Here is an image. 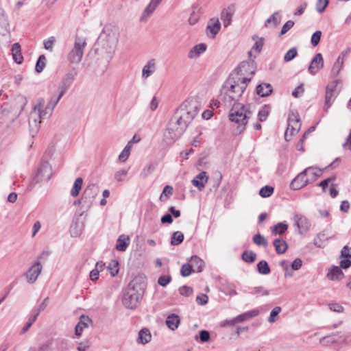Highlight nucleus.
<instances>
[{"instance_id":"nucleus-1","label":"nucleus","mask_w":351,"mask_h":351,"mask_svg":"<svg viewBox=\"0 0 351 351\" xmlns=\"http://www.w3.org/2000/svg\"><path fill=\"white\" fill-rule=\"evenodd\" d=\"M250 65L247 62H243L236 69L235 73H232L225 82L221 88V93L225 95V100L227 101L237 102L245 90L247 83L251 78L243 77L244 72Z\"/></svg>"},{"instance_id":"nucleus-2","label":"nucleus","mask_w":351,"mask_h":351,"mask_svg":"<svg viewBox=\"0 0 351 351\" xmlns=\"http://www.w3.org/2000/svg\"><path fill=\"white\" fill-rule=\"evenodd\" d=\"M252 114V112L250 107L239 102H234L232 105L229 113V119L237 125V130L239 134L245 130V125Z\"/></svg>"},{"instance_id":"nucleus-3","label":"nucleus","mask_w":351,"mask_h":351,"mask_svg":"<svg viewBox=\"0 0 351 351\" xmlns=\"http://www.w3.org/2000/svg\"><path fill=\"white\" fill-rule=\"evenodd\" d=\"M118 42V32L110 27H105L99 35V43L107 53V58H112Z\"/></svg>"},{"instance_id":"nucleus-4","label":"nucleus","mask_w":351,"mask_h":351,"mask_svg":"<svg viewBox=\"0 0 351 351\" xmlns=\"http://www.w3.org/2000/svg\"><path fill=\"white\" fill-rule=\"evenodd\" d=\"M143 294V288L130 283L123 293V304L128 308H135L140 303Z\"/></svg>"},{"instance_id":"nucleus-5","label":"nucleus","mask_w":351,"mask_h":351,"mask_svg":"<svg viewBox=\"0 0 351 351\" xmlns=\"http://www.w3.org/2000/svg\"><path fill=\"white\" fill-rule=\"evenodd\" d=\"M77 75V71L76 69L71 68L62 76L58 84L56 93L51 97L52 98V105L58 104L60 99L73 84Z\"/></svg>"},{"instance_id":"nucleus-6","label":"nucleus","mask_w":351,"mask_h":351,"mask_svg":"<svg viewBox=\"0 0 351 351\" xmlns=\"http://www.w3.org/2000/svg\"><path fill=\"white\" fill-rule=\"evenodd\" d=\"M86 46V38L76 35L73 48L67 54V60L70 63L78 64L81 62L84 50Z\"/></svg>"},{"instance_id":"nucleus-7","label":"nucleus","mask_w":351,"mask_h":351,"mask_svg":"<svg viewBox=\"0 0 351 351\" xmlns=\"http://www.w3.org/2000/svg\"><path fill=\"white\" fill-rule=\"evenodd\" d=\"M185 130L186 128L181 125V123L172 117L169 121L164 136L166 140L169 141V143H172L180 138Z\"/></svg>"},{"instance_id":"nucleus-8","label":"nucleus","mask_w":351,"mask_h":351,"mask_svg":"<svg viewBox=\"0 0 351 351\" xmlns=\"http://www.w3.org/2000/svg\"><path fill=\"white\" fill-rule=\"evenodd\" d=\"M302 123L300 116L296 111H291L288 117V127L285 133V138L287 141H290L288 138V133L290 132V136L295 135L300 130Z\"/></svg>"},{"instance_id":"nucleus-9","label":"nucleus","mask_w":351,"mask_h":351,"mask_svg":"<svg viewBox=\"0 0 351 351\" xmlns=\"http://www.w3.org/2000/svg\"><path fill=\"white\" fill-rule=\"evenodd\" d=\"M40 107H41V102H38L34 106L29 116V125L30 132L33 136L37 133L41 123V119H43L38 111Z\"/></svg>"},{"instance_id":"nucleus-10","label":"nucleus","mask_w":351,"mask_h":351,"mask_svg":"<svg viewBox=\"0 0 351 351\" xmlns=\"http://www.w3.org/2000/svg\"><path fill=\"white\" fill-rule=\"evenodd\" d=\"M180 108L195 117L201 109V103L197 97H191L186 99Z\"/></svg>"},{"instance_id":"nucleus-11","label":"nucleus","mask_w":351,"mask_h":351,"mask_svg":"<svg viewBox=\"0 0 351 351\" xmlns=\"http://www.w3.org/2000/svg\"><path fill=\"white\" fill-rule=\"evenodd\" d=\"M52 169L51 165L45 162L39 167L34 178L36 182H47L51 177Z\"/></svg>"},{"instance_id":"nucleus-12","label":"nucleus","mask_w":351,"mask_h":351,"mask_svg":"<svg viewBox=\"0 0 351 351\" xmlns=\"http://www.w3.org/2000/svg\"><path fill=\"white\" fill-rule=\"evenodd\" d=\"M311 170V167H308L306 168L302 172L300 173L291 182V189L293 190H298L306 186L308 184L309 180L305 177L306 173L310 172Z\"/></svg>"},{"instance_id":"nucleus-13","label":"nucleus","mask_w":351,"mask_h":351,"mask_svg":"<svg viewBox=\"0 0 351 351\" xmlns=\"http://www.w3.org/2000/svg\"><path fill=\"white\" fill-rule=\"evenodd\" d=\"M338 80H335L332 83L328 84L326 86V101L324 106V110H328V109L330 107L333 101H335L336 96L337 95L336 91V87L338 84Z\"/></svg>"},{"instance_id":"nucleus-14","label":"nucleus","mask_w":351,"mask_h":351,"mask_svg":"<svg viewBox=\"0 0 351 351\" xmlns=\"http://www.w3.org/2000/svg\"><path fill=\"white\" fill-rule=\"evenodd\" d=\"M98 187L95 184L88 186L83 192L82 199L83 204L89 206L98 194Z\"/></svg>"},{"instance_id":"nucleus-15","label":"nucleus","mask_w":351,"mask_h":351,"mask_svg":"<svg viewBox=\"0 0 351 351\" xmlns=\"http://www.w3.org/2000/svg\"><path fill=\"white\" fill-rule=\"evenodd\" d=\"M43 266L38 261L36 262L25 273V276L29 283L35 282L41 273Z\"/></svg>"},{"instance_id":"nucleus-16","label":"nucleus","mask_w":351,"mask_h":351,"mask_svg":"<svg viewBox=\"0 0 351 351\" xmlns=\"http://www.w3.org/2000/svg\"><path fill=\"white\" fill-rule=\"evenodd\" d=\"M293 221L300 234L306 232L311 227L309 220L302 215L295 214L293 216Z\"/></svg>"},{"instance_id":"nucleus-17","label":"nucleus","mask_w":351,"mask_h":351,"mask_svg":"<svg viewBox=\"0 0 351 351\" xmlns=\"http://www.w3.org/2000/svg\"><path fill=\"white\" fill-rule=\"evenodd\" d=\"M64 344V341L58 339H49L45 343H42L38 346H33L29 349V351H47L53 348V346L59 348Z\"/></svg>"},{"instance_id":"nucleus-18","label":"nucleus","mask_w":351,"mask_h":351,"mask_svg":"<svg viewBox=\"0 0 351 351\" xmlns=\"http://www.w3.org/2000/svg\"><path fill=\"white\" fill-rule=\"evenodd\" d=\"M173 117L176 120H178L179 123H181V125H182L186 129L195 119V117L189 112H186L185 110H181L180 108L177 110Z\"/></svg>"},{"instance_id":"nucleus-19","label":"nucleus","mask_w":351,"mask_h":351,"mask_svg":"<svg viewBox=\"0 0 351 351\" xmlns=\"http://www.w3.org/2000/svg\"><path fill=\"white\" fill-rule=\"evenodd\" d=\"M324 66V59L320 53H317L308 68V71L311 75H315Z\"/></svg>"},{"instance_id":"nucleus-20","label":"nucleus","mask_w":351,"mask_h":351,"mask_svg":"<svg viewBox=\"0 0 351 351\" xmlns=\"http://www.w3.org/2000/svg\"><path fill=\"white\" fill-rule=\"evenodd\" d=\"M208 177L206 171H202L197 174L192 180L193 184L196 186L199 191H202L205 184L208 182Z\"/></svg>"},{"instance_id":"nucleus-21","label":"nucleus","mask_w":351,"mask_h":351,"mask_svg":"<svg viewBox=\"0 0 351 351\" xmlns=\"http://www.w3.org/2000/svg\"><path fill=\"white\" fill-rule=\"evenodd\" d=\"M156 71V61L155 59L149 60L142 69V77L147 79Z\"/></svg>"},{"instance_id":"nucleus-22","label":"nucleus","mask_w":351,"mask_h":351,"mask_svg":"<svg viewBox=\"0 0 351 351\" xmlns=\"http://www.w3.org/2000/svg\"><path fill=\"white\" fill-rule=\"evenodd\" d=\"M280 22L281 16L280 15L279 12L276 11L266 20L265 27L267 28H275L280 23Z\"/></svg>"},{"instance_id":"nucleus-23","label":"nucleus","mask_w":351,"mask_h":351,"mask_svg":"<svg viewBox=\"0 0 351 351\" xmlns=\"http://www.w3.org/2000/svg\"><path fill=\"white\" fill-rule=\"evenodd\" d=\"M43 101V99H41V101H40L39 102L42 103ZM56 105L57 104L52 105V98L50 99V100L48 102L45 110H42L43 104H41V107H40L39 109L38 110V113H39V114H40L41 118H43V119L49 118L51 115Z\"/></svg>"},{"instance_id":"nucleus-24","label":"nucleus","mask_w":351,"mask_h":351,"mask_svg":"<svg viewBox=\"0 0 351 351\" xmlns=\"http://www.w3.org/2000/svg\"><path fill=\"white\" fill-rule=\"evenodd\" d=\"M91 320L88 316L82 315L80 322L75 326V334L76 336H80L83 330L88 326V323Z\"/></svg>"},{"instance_id":"nucleus-25","label":"nucleus","mask_w":351,"mask_h":351,"mask_svg":"<svg viewBox=\"0 0 351 351\" xmlns=\"http://www.w3.org/2000/svg\"><path fill=\"white\" fill-rule=\"evenodd\" d=\"M206 50V45L204 43L196 45L192 47L189 53V58L191 59H195L198 58L200 54L205 52Z\"/></svg>"},{"instance_id":"nucleus-26","label":"nucleus","mask_w":351,"mask_h":351,"mask_svg":"<svg viewBox=\"0 0 351 351\" xmlns=\"http://www.w3.org/2000/svg\"><path fill=\"white\" fill-rule=\"evenodd\" d=\"M344 276L341 268L337 266H333L327 274V277L331 280H339Z\"/></svg>"},{"instance_id":"nucleus-27","label":"nucleus","mask_w":351,"mask_h":351,"mask_svg":"<svg viewBox=\"0 0 351 351\" xmlns=\"http://www.w3.org/2000/svg\"><path fill=\"white\" fill-rule=\"evenodd\" d=\"M259 310L258 309H253L252 311L245 312L244 313L240 314L238 316H237L236 320L237 323L243 322L246 320H248L251 318L255 317L259 315Z\"/></svg>"},{"instance_id":"nucleus-28","label":"nucleus","mask_w":351,"mask_h":351,"mask_svg":"<svg viewBox=\"0 0 351 351\" xmlns=\"http://www.w3.org/2000/svg\"><path fill=\"white\" fill-rule=\"evenodd\" d=\"M130 244V238L128 236L121 234L117 240L116 249L120 252L126 250Z\"/></svg>"},{"instance_id":"nucleus-29","label":"nucleus","mask_w":351,"mask_h":351,"mask_svg":"<svg viewBox=\"0 0 351 351\" xmlns=\"http://www.w3.org/2000/svg\"><path fill=\"white\" fill-rule=\"evenodd\" d=\"M180 323V319L178 315L173 313L167 317L166 324L172 330L177 329Z\"/></svg>"},{"instance_id":"nucleus-30","label":"nucleus","mask_w":351,"mask_h":351,"mask_svg":"<svg viewBox=\"0 0 351 351\" xmlns=\"http://www.w3.org/2000/svg\"><path fill=\"white\" fill-rule=\"evenodd\" d=\"M152 335L149 329L143 328L138 332L137 342L141 344H146L151 341Z\"/></svg>"},{"instance_id":"nucleus-31","label":"nucleus","mask_w":351,"mask_h":351,"mask_svg":"<svg viewBox=\"0 0 351 351\" xmlns=\"http://www.w3.org/2000/svg\"><path fill=\"white\" fill-rule=\"evenodd\" d=\"M12 54L13 60L17 64H21L23 61V57L21 52V45L18 43L13 44L12 47Z\"/></svg>"},{"instance_id":"nucleus-32","label":"nucleus","mask_w":351,"mask_h":351,"mask_svg":"<svg viewBox=\"0 0 351 351\" xmlns=\"http://www.w3.org/2000/svg\"><path fill=\"white\" fill-rule=\"evenodd\" d=\"M190 265L192 266L193 272H201L203 270L204 261L197 256H193L191 258Z\"/></svg>"},{"instance_id":"nucleus-33","label":"nucleus","mask_w":351,"mask_h":351,"mask_svg":"<svg viewBox=\"0 0 351 351\" xmlns=\"http://www.w3.org/2000/svg\"><path fill=\"white\" fill-rule=\"evenodd\" d=\"M272 87L270 84H261L257 86L256 93L261 97H267L272 92Z\"/></svg>"},{"instance_id":"nucleus-34","label":"nucleus","mask_w":351,"mask_h":351,"mask_svg":"<svg viewBox=\"0 0 351 351\" xmlns=\"http://www.w3.org/2000/svg\"><path fill=\"white\" fill-rule=\"evenodd\" d=\"M273 244L275 247L276 253L278 254H284L288 247L286 241L280 239H274Z\"/></svg>"},{"instance_id":"nucleus-35","label":"nucleus","mask_w":351,"mask_h":351,"mask_svg":"<svg viewBox=\"0 0 351 351\" xmlns=\"http://www.w3.org/2000/svg\"><path fill=\"white\" fill-rule=\"evenodd\" d=\"M8 22L5 14V12L0 8V34L4 35L8 31Z\"/></svg>"},{"instance_id":"nucleus-36","label":"nucleus","mask_w":351,"mask_h":351,"mask_svg":"<svg viewBox=\"0 0 351 351\" xmlns=\"http://www.w3.org/2000/svg\"><path fill=\"white\" fill-rule=\"evenodd\" d=\"M220 27L221 25L219 20L212 19L206 28L212 34V37H214L219 32Z\"/></svg>"},{"instance_id":"nucleus-37","label":"nucleus","mask_w":351,"mask_h":351,"mask_svg":"<svg viewBox=\"0 0 351 351\" xmlns=\"http://www.w3.org/2000/svg\"><path fill=\"white\" fill-rule=\"evenodd\" d=\"M83 184V179L82 178H77L73 184V186L71 190V195L72 197H77L82 189Z\"/></svg>"},{"instance_id":"nucleus-38","label":"nucleus","mask_w":351,"mask_h":351,"mask_svg":"<svg viewBox=\"0 0 351 351\" xmlns=\"http://www.w3.org/2000/svg\"><path fill=\"white\" fill-rule=\"evenodd\" d=\"M343 63L344 62H343L342 60H340V59H337L331 69L330 75L332 77L335 78L338 76L343 66Z\"/></svg>"},{"instance_id":"nucleus-39","label":"nucleus","mask_w":351,"mask_h":351,"mask_svg":"<svg viewBox=\"0 0 351 351\" xmlns=\"http://www.w3.org/2000/svg\"><path fill=\"white\" fill-rule=\"evenodd\" d=\"M287 228L288 225L285 222H280L273 226L271 231L274 234L282 235L287 231Z\"/></svg>"},{"instance_id":"nucleus-40","label":"nucleus","mask_w":351,"mask_h":351,"mask_svg":"<svg viewBox=\"0 0 351 351\" xmlns=\"http://www.w3.org/2000/svg\"><path fill=\"white\" fill-rule=\"evenodd\" d=\"M131 148H132V142L130 141V142H128V143L126 145V146L124 147V149L122 150V152H121V154L119 156V160L121 162H125L128 160V158H129L130 154Z\"/></svg>"},{"instance_id":"nucleus-41","label":"nucleus","mask_w":351,"mask_h":351,"mask_svg":"<svg viewBox=\"0 0 351 351\" xmlns=\"http://www.w3.org/2000/svg\"><path fill=\"white\" fill-rule=\"evenodd\" d=\"M258 271L263 275H267L271 272L270 267L265 261H261L257 264Z\"/></svg>"},{"instance_id":"nucleus-42","label":"nucleus","mask_w":351,"mask_h":351,"mask_svg":"<svg viewBox=\"0 0 351 351\" xmlns=\"http://www.w3.org/2000/svg\"><path fill=\"white\" fill-rule=\"evenodd\" d=\"M184 240V234L180 231L173 232L171 239V244L173 245H180Z\"/></svg>"},{"instance_id":"nucleus-43","label":"nucleus","mask_w":351,"mask_h":351,"mask_svg":"<svg viewBox=\"0 0 351 351\" xmlns=\"http://www.w3.org/2000/svg\"><path fill=\"white\" fill-rule=\"evenodd\" d=\"M256 254L253 251L246 250L242 254V259L249 263H252L255 261Z\"/></svg>"},{"instance_id":"nucleus-44","label":"nucleus","mask_w":351,"mask_h":351,"mask_svg":"<svg viewBox=\"0 0 351 351\" xmlns=\"http://www.w3.org/2000/svg\"><path fill=\"white\" fill-rule=\"evenodd\" d=\"M46 66V58L45 55H40L36 64L35 70L37 73H41Z\"/></svg>"},{"instance_id":"nucleus-45","label":"nucleus","mask_w":351,"mask_h":351,"mask_svg":"<svg viewBox=\"0 0 351 351\" xmlns=\"http://www.w3.org/2000/svg\"><path fill=\"white\" fill-rule=\"evenodd\" d=\"M328 238L324 233V232H322L319 233L314 239V244L317 247H322L323 246L324 242L328 240Z\"/></svg>"},{"instance_id":"nucleus-46","label":"nucleus","mask_w":351,"mask_h":351,"mask_svg":"<svg viewBox=\"0 0 351 351\" xmlns=\"http://www.w3.org/2000/svg\"><path fill=\"white\" fill-rule=\"evenodd\" d=\"M253 242L257 245L267 246L268 242L261 234H256L253 237Z\"/></svg>"},{"instance_id":"nucleus-47","label":"nucleus","mask_w":351,"mask_h":351,"mask_svg":"<svg viewBox=\"0 0 351 351\" xmlns=\"http://www.w3.org/2000/svg\"><path fill=\"white\" fill-rule=\"evenodd\" d=\"M274 188L270 186H265L262 187L259 191V195L262 197H270L272 193H274Z\"/></svg>"},{"instance_id":"nucleus-48","label":"nucleus","mask_w":351,"mask_h":351,"mask_svg":"<svg viewBox=\"0 0 351 351\" xmlns=\"http://www.w3.org/2000/svg\"><path fill=\"white\" fill-rule=\"evenodd\" d=\"M298 55V50L296 47L291 48L285 55L284 61L289 62L294 59Z\"/></svg>"},{"instance_id":"nucleus-49","label":"nucleus","mask_w":351,"mask_h":351,"mask_svg":"<svg viewBox=\"0 0 351 351\" xmlns=\"http://www.w3.org/2000/svg\"><path fill=\"white\" fill-rule=\"evenodd\" d=\"M221 19L223 21V25L225 27L228 26L232 21V14L227 10L223 11L221 13Z\"/></svg>"},{"instance_id":"nucleus-50","label":"nucleus","mask_w":351,"mask_h":351,"mask_svg":"<svg viewBox=\"0 0 351 351\" xmlns=\"http://www.w3.org/2000/svg\"><path fill=\"white\" fill-rule=\"evenodd\" d=\"M193 271L192 266L189 263L184 264L180 269V274L182 276H189Z\"/></svg>"},{"instance_id":"nucleus-51","label":"nucleus","mask_w":351,"mask_h":351,"mask_svg":"<svg viewBox=\"0 0 351 351\" xmlns=\"http://www.w3.org/2000/svg\"><path fill=\"white\" fill-rule=\"evenodd\" d=\"M252 293L254 295L263 296L269 295V292L263 287H256L252 289Z\"/></svg>"},{"instance_id":"nucleus-52","label":"nucleus","mask_w":351,"mask_h":351,"mask_svg":"<svg viewBox=\"0 0 351 351\" xmlns=\"http://www.w3.org/2000/svg\"><path fill=\"white\" fill-rule=\"evenodd\" d=\"M171 279L170 275L160 276L158 278V283L162 287H166L171 281Z\"/></svg>"},{"instance_id":"nucleus-53","label":"nucleus","mask_w":351,"mask_h":351,"mask_svg":"<svg viewBox=\"0 0 351 351\" xmlns=\"http://www.w3.org/2000/svg\"><path fill=\"white\" fill-rule=\"evenodd\" d=\"M281 311V308L280 306H276L270 313L269 317L268 318V322L269 323H274L276 321V317L278 315L280 312Z\"/></svg>"},{"instance_id":"nucleus-54","label":"nucleus","mask_w":351,"mask_h":351,"mask_svg":"<svg viewBox=\"0 0 351 351\" xmlns=\"http://www.w3.org/2000/svg\"><path fill=\"white\" fill-rule=\"evenodd\" d=\"M328 4V0H317L316 3V10L318 12L322 13L323 12L326 6Z\"/></svg>"},{"instance_id":"nucleus-55","label":"nucleus","mask_w":351,"mask_h":351,"mask_svg":"<svg viewBox=\"0 0 351 351\" xmlns=\"http://www.w3.org/2000/svg\"><path fill=\"white\" fill-rule=\"evenodd\" d=\"M322 36V32L321 31H316L315 33L313 34L311 39V43L313 47L317 46L319 41Z\"/></svg>"},{"instance_id":"nucleus-56","label":"nucleus","mask_w":351,"mask_h":351,"mask_svg":"<svg viewBox=\"0 0 351 351\" xmlns=\"http://www.w3.org/2000/svg\"><path fill=\"white\" fill-rule=\"evenodd\" d=\"M193 289L188 286H182L179 288V293L184 296L189 297L193 293Z\"/></svg>"},{"instance_id":"nucleus-57","label":"nucleus","mask_w":351,"mask_h":351,"mask_svg":"<svg viewBox=\"0 0 351 351\" xmlns=\"http://www.w3.org/2000/svg\"><path fill=\"white\" fill-rule=\"evenodd\" d=\"M129 169H123L117 171L114 173V178L116 180L121 182L123 181V178L128 174Z\"/></svg>"},{"instance_id":"nucleus-58","label":"nucleus","mask_w":351,"mask_h":351,"mask_svg":"<svg viewBox=\"0 0 351 351\" xmlns=\"http://www.w3.org/2000/svg\"><path fill=\"white\" fill-rule=\"evenodd\" d=\"M294 25V22L291 20L287 21L282 26L281 32L279 36H282L286 34L289 29H291Z\"/></svg>"},{"instance_id":"nucleus-59","label":"nucleus","mask_w":351,"mask_h":351,"mask_svg":"<svg viewBox=\"0 0 351 351\" xmlns=\"http://www.w3.org/2000/svg\"><path fill=\"white\" fill-rule=\"evenodd\" d=\"M118 265L119 263L117 261H112L109 264L108 269L110 270V274L112 276H116L119 272V269H117Z\"/></svg>"},{"instance_id":"nucleus-60","label":"nucleus","mask_w":351,"mask_h":351,"mask_svg":"<svg viewBox=\"0 0 351 351\" xmlns=\"http://www.w3.org/2000/svg\"><path fill=\"white\" fill-rule=\"evenodd\" d=\"M269 114L268 109L266 106L263 107L261 110H259L258 113V118L260 121H264L266 120L267 116Z\"/></svg>"},{"instance_id":"nucleus-61","label":"nucleus","mask_w":351,"mask_h":351,"mask_svg":"<svg viewBox=\"0 0 351 351\" xmlns=\"http://www.w3.org/2000/svg\"><path fill=\"white\" fill-rule=\"evenodd\" d=\"M339 341L341 343L348 345L351 343V332H346L340 336Z\"/></svg>"},{"instance_id":"nucleus-62","label":"nucleus","mask_w":351,"mask_h":351,"mask_svg":"<svg viewBox=\"0 0 351 351\" xmlns=\"http://www.w3.org/2000/svg\"><path fill=\"white\" fill-rule=\"evenodd\" d=\"M55 43V38L53 36L50 37L49 39L44 41V47L45 49L50 51H53V46Z\"/></svg>"},{"instance_id":"nucleus-63","label":"nucleus","mask_w":351,"mask_h":351,"mask_svg":"<svg viewBox=\"0 0 351 351\" xmlns=\"http://www.w3.org/2000/svg\"><path fill=\"white\" fill-rule=\"evenodd\" d=\"M154 166L152 164L145 167L141 173V176L146 178L154 171Z\"/></svg>"},{"instance_id":"nucleus-64","label":"nucleus","mask_w":351,"mask_h":351,"mask_svg":"<svg viewBox=\"0 0 351 351\" xmlns=\"http://www.w3.org/2000/svg\"><path fill=\"white\" fill-rule=\"evenodd\" d=\"M208 298L206 294L202 293L197 296L196 302L199 305H205L208 303Z\"/></svg>"}]
</instances>
